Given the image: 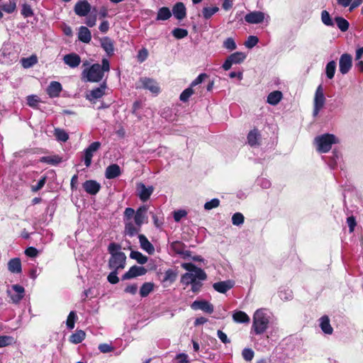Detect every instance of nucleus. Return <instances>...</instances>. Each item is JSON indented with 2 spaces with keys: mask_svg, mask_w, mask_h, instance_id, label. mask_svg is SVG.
<instances>
[{
  "mask_svg": "<svg viewBox=\"0 0 363 363\" xmlns=\"http://www.w3.org/2000/svg\"><path fill=\"white\" fill-rule=\"evenodd\" d=\"M0 8L2 11L7 13H12L16 9V1L9 0L8 3L1 4Z\"/></svg>",
  "mask_w": 363,
  "mask_h": 363,
  "instance_id": "58836bf2",
  "label": "nucleus"
},
{
  "mask_svg": "<svg viewBox=\"0 0 363 363\" xmlns=\"http://www.w3.org/2000/svg\"><path fill=\"white\" fill-rule=\"evenodd\" d=\"M271 319V313L265 308L257 309L254 315L251 333L262 335L267 331Z\"/></svg>",
  "mask_w": 363,
  "mask_h": 363,
  "instance_id": "f257e3e1",
  "label": "nucleus"
},
{
  "mask_svg": "<svg viewBox=\"0 0 363 363\" xmlns=\"http://www.w3.org/2000/svg\"><path fill=\"white\" fill-rule=\"evenodd\" d=\"M220 205V201L218 199H213L209 201H207L204 204L205 210L210 211L213 208H217Z\"/></svg>",
  "mask_w": 363,
  "mask_h": 363,
  "instance_id": "680f3d73",
  "label": "nucleus"
},
{
  "mask_svg": "<svg viewBox=\"0 0 363 363\" xmlns=\"http://www.w3.org/2000/svg\"><path fill=\"white\" fill-rule=\"evenodd\" d=\"M101 46L108 56H112L114 53L113 41L108 37H104L100 39Z\"/></svg>",
  "mask_w": 363,
  "mask_h": 363,
  "instance_id": "4be33fe9",
  "label": "nucleus"
},
{
  "mask_svg": "<svg viewBox=\"0 0 363 363\" xmlns=\"http://www.w3.org/2000/svg\"><path fill=\"white\" fill-rule=\"evenodd\" d=\"M333 155L330 157V160L328 161V165L331 169H335L337 167V164L341 159V155L340 152L337 150L333 151Z\"/></svg>",
  "mask_w": 363,
  "mask_h": 363,
  "instance_id": "49530a36",
  "label": "nucleus"
},
{
  "mask_svg": "<svg viewBox=\"0 0 363 363\" xmlns=\"http://www.w3.org/2000/svg\"><path fill=\"white\" fill-rule=\"evenodd\" d=\"M321 21L323 23L327 26H333L334 25L330 13L325 10L321 12Z\"/></svg>",
  "mask_w": 363,
  "mask_h": 363,
  "instance_id": "603ef678",
  "label": "nucleus"
},
{
  "mask_svg": "<svg viewBox=\"0 0 363 363\" xmlns=\"http://www.w3.org/2000/svg\"><path fill=\"white\" fill-rule=\"evenodd\" d=\"M172 16V12L168 7H162L158 10L156 20L166 21Z\"/></svg>",
  "mask_w": 363,
  "mask_h": 363,
  "instance_id": "f704fd0d",
  "label": "nucleus"
},
{
  "mask_svg": "<svg viewBox=\"0 0 363 363\" xmlns=\"http://www.w3.org/2000/svg\"><path fill=\"white\" fill-rule=\"evenodd\" d=\"M106 89V83L104 82L100 86L95 88L86 94V99L91 102H95L96 100L101 99L104 94Z\"/></svg>",
  "mask_w": 363,
  "mask_h": 363,
  "instance_id": "f8f14e48",
  "label": "nucleus"
},
{
  "mask_svg": "<svg viewBox=\"0 0 363 363\" xmlns=\"http://www.w3.org/2000/svg\"><path fill=\"white\" fill-rule=\"evenodd\" d=\"M14 342L13 337L9 335L0 336V347H6Z\"/></svg>",
  "mask_w": 363,
  "mask_h": 363,
  "instance_id": "4d7b16f0",
  "label": "nucleus"
},
{
  "mask_svg": "<svg viewBox=\"0 0 363 363\" xmlns=\"http://www.w3.org/2000/svg\"><path fill=\"white\" fill-rule=\"evenodd\" d=\"M154 284L152 282L144 283L140 289V295L144 298L147 296L154 289Z\"/></svg>",
  "mask_w": 363,
  "mask_h": 363,
  "instance_id": "e433bc0d",
  "label": "nucleus"
},
{
  "mask_svg": "<svg viewBox=\"0 0 363 363\" xmlns=\"http://www.w3.org/2000/svg\"><path fill=\"white\" fill-rule=\"evenodd\" d=\"M147 269L144 267L134 265L123 275V279H130L139 276L145 275Z\"/></svg>",
  "mask_w": 363,
  "mask_h": 363,
  "instance_id": "ddd939ff",
  "label": "nucleus"
},
{
  "mask_svg": "<svg viewBox=\"0 0 363 363\" xmlns=\"http://www.w3.org/2000/svg\"><path fill=\"white\" fill-rule=\"evenodd\" d=\"M138 83L140 85H137V88L147 89L154 94H158L160 91L158 84L153 79L142 77L140 79Z\"/></svg>",
  "mask_w": 363,
  "mask_h": 363,
  "instance_id": "0eeeda50",
  "label": "nucleus"
},
{
  "mask_svg": "<svg viewBox=\"0 0 363 363\" xmlns=\"http://www.w3.org/2000/svg\"><path fill=\"white\" fill-rule=\"evenodd\" d=\"M264 18V13L255 11L247 13L245 16V21L250 24H258L263 22Z\"/></svg>",
  "mask_w": 363,
  "mask_h": 363,
  "instance_id": "2eb2a0df",
  "label": "nucleus"
},
{
  "mask_svg": "<svg viewBox=\"0 0 363 363\" xmlns=\"http://www.w3.org/2000/svg\"><path fill=\"white\" fill-rule=\"evenodd\" d=\"M91 10V6L86 0L78 1L74 8L75 13L79 16H86Z\"/></svg>",
  "mask_w": 363,
  "mask_h": 363,
  "instance_id": "4468645a",
  "label": "nucleus"
},
{
  "mask_svg": "<svg viewBox=\"0 0 363 363\" xmlns=\"http://www.w3.org/2000/svg\"><path fill=\"white\" fill-rule=\"evenodd\" d=\"M228 57L231 62L236 65L242 62L246 58V55L242 52H235Z\"/></svg>",
  "mask_w": 363,
  "mask_h": 363,
  "instance_id": "ea45409f",
  "label": "nucleus"
},
{
  "mask_svg": "<svg viewBox=\"0 0 363 363\" xmlns=\"http://www.w3.org/2000/svg\"><path fill=\"white\" fill-rule=\"evenodd\" d=\"M352 67V57L348 53L342 54L339 60V70L342 74H347Z\"/></svg>",
  "mask_w": 363,
  "mask_h": 363,
  "instance_id": "9d476101",
  "label": "nucleus"
},
{
  "mask_svg": "<svg viewBox=\"0 0 363 363\" xmlns=\"http://www.w3.org/2000/svg\"><path fill=\"white\" fill-rule=\"evenodd\" d=\"M234 286V282L231 280H227L223 281H219L213 284V289L222 294H225L226 291L232 289Z\"/></svg>",
  "mask_w": 363,
  "mask_h": 363,
  "instance_id": "5701e85b",
  "label": "nucleus"
},
{
  "mask_svg": "<svg viewBox=\"0 0 363 363\" xmlns=\"http://www.w3.org/2000/svg\"><path fill=\"white\" fill-rule=\"evenodd\" d=\"M154 189L152 186H146L142 182L138 183L136 185L137 196L143 202H145L150 199Z\"/></svg>",
  "mask_w": 363,
  "mask_h": 363,
  "instance_id": "1a4fd4ad",
  "label": "nucleus"
},
{
  "mask_svg": "<svg viewBox=\"0 0 363 363\" xmlns=\"http://www.w3.org/2000/svg\"><path fill=\"white\" fill-rule=\"evenodd\" d=\"M54 135L58 141L66 142L69 139L67 133L60 128H55L54 130Z\"/></svg>",
  "mask_w": 363,
  "mask_h": 363,
  "instance_id": "de8ad7c7",
  "label": "nucleus"
},
{
  "mask_svg": "<svg viewBox=\"0 0 363 363\" xmlns=\"http://www.w3.org/2000/svg\"><path fill=\"white\" fill-rule=\"evenodd\" d=\"M335 21L338 28L342 32H345L348 30L349 26H350L349 22L344 18L340 17V16L335 17Z\"/></svg>",
  "mask_w": 363,
  "mask_h": 363,
  "instance_id": "a19ab883",
  "label": "nucleus"
},
{
  "mask_svg": "<svg viewBox=\"0 0 363 363\" xmlns=\"http://www.w3.org/2000/svg\"><path fill=\"white\" fill-rule=\"evenodd\" d=\"M260 138L261 135L257 129L250 130L247 137V143L252 147L259 145Z\"/></svg>",
  "mask_w": 363,
  "mask_h": 363,
  "instance_id": "bb28decb",
  "label": "nucleus"
},
{
  "mask_svg": "<svg viewBox=\"0 0 363 363\" xmlns=\"http://www.w3.org/2000/svg\"><path fill=\"white\" fill-rule=\"evenodd\" d=\"M172 33L173 36L177 39H182L188 35L187 30L179 28H174Z\"/></svg>",
  "mask_w": 363,
  "mask_h": 363,
  "instance_id": "3c124183",
  "label": "nucleus"
},
{
  "mask_svg": "<svg viewBox=\"0 0 363 363\" xmlns=\"http://www.w3.org/2000/svg\"><path fill=\"white\" fill-rule=\"evenodd\" d=\"M325 98L323 93V89L322 85H319L316 89L314 97L313 105L323 107L325 104Z\"/></svg>",
  "mask_w": 363,
  "mask_h": 363,
  "instance_id": "cd10ccee",
  "label": "nucleus"
},
{
  "mask_svg": "<svg viewBox=\"0 0 363 363\" xmlns=\"http://www.w3.org/2000/svg\"><path fill=\"white\" fill-rule=\"evenodd\" d=\"M191 307L193 310H201L207 313H212L213 312V306L206 301H195Z\"/></svg>",
  "mask_w": 363,
  "mask_h": 363,
  "instance_id": "f3484780",
  "label": "nucleus"
},
{
  "mask_svg": "<svg viewBox=\"0 0 363 363\" xmlns=\"http://www.w3.org/2000/svg\"><path fill=\"white\" fill-rule=\"evenodd\" d=\"M140 228L141 226L134 225L132 221H126L125 226V234L133 237L138 233V232L140 230Z\"/></svg>",
  "mask_w": 363,
  "mask_h": 363,
  "instance_id": "2f4dec72",
  "label": "nucleus"
},
{
  "mask_svg": "<svg viewBox=\"0 0 363 363\" xmlns=\"http://www.w3.org/2000/svg\"><path fill=\"white\" fill-rule=\"evenodd\" d=\"M77 319V316L75 311H71L67 318L66 325L67 327L72 330L74 328V323L76 320Z\"/></svg>",
  "mask_w": 363,
  "mask_h": 363,
  "instance_id": "8fccbe9b",
  "label": "nucleus"
},
{
  "mask_svg": "<svg viewBox=\"0 0 363 363\" xmlns=\"http://www.w3.org/2000/svg\"><path fill=\"white\" fill-rule=\"evenodd\" d=\"M130 257L140 264H145L147 262V257L138 251H132Z\"/></svg>",
  "mask_w": 363,
  "mask_h": 363,
  "instance_id": "a18cd8bd",
  "label": "nucleus"
},
{
  "mask_svg": "<svg viewBox=\"0 0 363 363\" xmlns=\"http://www.w3.org/2000/svg\"><path fill=\"white\" fill-rule=\"evenodd\" d=\"M172 13L177 19H184L186 16V9L184 4L182 2H177L172 8Z\"/></svg>",
  "mask_w": 363,
  "mask_h": 363,
  "instance_id": "b1692460",
  "label": "nucleus"
},
{
  "mask_svg": "<svg viewBox=\"0 0 363 363\" xmlns=\"http://www.w3.org/2000/svg\"><path fill=\"white\" fill-rule=\"evenodd\" d=\"M40 160L49 164L57 165L62 162V157L58 155L44 156Z\"/></svg>",
  "mask_w": 363,
  "mask_h": 363,
  "instance_id": "4c0bfd02",
  "label": "nucleus"
},
{
  "mask_svg": "<svg viewBox=\"0 0 363 363\" xmlns=\"http://www.w3.org/2000/svg\"><path fill=\"white\" fill-rule=\"evenodd\" d=\"M148 50L143 48H142L141 50H140L138 51V55H137V59H138V61L140 63L145 62L147 57H148Z\"/></svg>",
  "mask_w": 363,
  "mask_h": 363,
  "instance_id": "338daca9",
  "label": "nucleus"
},
{
  "mask_svg": "<svg viewBox=\"0 0 363 363\" xmlns=\"http://www.w3.org/2000/svg\"><path fill=\"white\" fill-rule=\"evenodd\" d=\"M138 239L140 247L144 251L147 252L149 255H152L155 252L154 246L144 235H139Z\"/></svg>",
  "mask_w": 363,
  "mask_h": 363,
  "instance_id": "a878e982",
  "label": "nucleus"
},
{
  "mask_svg": "<svg viewBox=\"0 0 363 363\" xmlns=\"http://www.w3.org/2000/svg\"><path fill=\"white\" fill-rule=\"evenodd\" d=\"M101 147V143L99 142H94L92 143L87 148L84 150V164L86 167H89L91 164V159L94 155V153L96 152Z\"/></svg>",
  "mask_w": 363,
  "mask_h": 363,
  "instance_id": "9b49d317",
  "label": "nucleus"
},
{
  "mask_svg": "<svg viewBox=\"0 0 363 363\" xmlns=\"http://www.w3.org/2000/svg\"><path fill=\"white\" fill-rule=\"evenodd\" d=\"M182 267L188 271L181 277V283L188 286L196 280L205 281L207 278L206 272L201 268L197 267L193 263H182Z\"/></svg>",
  "mask_w": 363,
  "mask_h": 363,
  "instance_id": "7ed1b4c3",
  "label": "nucleus"
},
{
  "mask_svg": "<svg viewBox=\"0 0 363 363\" xmlns=\"http://www.w3.org/2000/svg\"><path fill=\"white\" fill-rule=\"evenodd\" d=\"M7 296L10 298V302L18 304L25 295V289L22 286L13 284L8 287L6 290Z\"/></svg>",
  "mask_w": 363,
  "mask_h": 363,
  "instance_id": "423d86ee",
  "label": "nucleus"
},
{
  "mask_svg": "<svg viewBox=\"0 0 363 363\" xmlns=\"http://www.w3.org/2000/svg\"><path fill=\"white\" fill-rule=\"evenodd\" d=\"M78 38L84 43H89L91 40V34L89 28L86 26H81L79 28Z\"/></svg>",
  "mask_w": 363,
  "mask_h": 363,
  "instance_id": "c85d7f7f",
  "label": "nucleus"
},
{
  "mask_svg": "<svg viewBox=\"0 0 363 363\" xmlns=\"http://www.w3.org/2000/svg\"><path fill=\"white\" fill-rule=\"evenodd\" d=\"M245 217L241 213H235L232 216V223L234 225L239 226L243 224Z\"/></svg>",
  "mask_w": 363,
  "mask_h": 363,
  "instance_id": "6e6d98bb",
  "label": "nucleus"
},
{
  "mask_svg": "<svg viewBox=\"0 0 363 363\" xmlns=\"http://www.w3.org/2000/svg\"><path fill=\"white\" fill-rule=\"evenodd\" d=\"M121 246L118 244H116L115 242L111 243L108 247V250L109 253L111 254V256H113L115 254H118L121 252L120 251Z\"/></svg>",
  "mask_w": 363,
  "mask_h": 363,
  "instance_id": "774afa93",
  "label": "nucleus"
},
{
  "mask_svg": "<svg viewBox=\"0 0 363 363\" xmlns=\"http://www.w3.org/2000/svg\"><path fill=\"white\" fill-rule=\"evenodd\" d=\"M194 94L193 89L190 86L184 89L180 94L179 99L183 102H186L189 97Z\"/></svg>",
  "mask_w": 363,
  "mask_h": 363,
  "instance_id": "052dcab7",
  "label": "nucleus"
},
{
  "mask_svg": "<svg viewBox=\"0 0 363 363\" xmlns=\"http://www.w3.org/2000/svg\"><path fill=\"white\" fill-rule=\"evenodd\" d=\"M242 357L245 360L250 362L255 355V352L252 349L245 348L242 352Z\"/></svg>",
  "mask_w": 363,
  "mask_h": 363,
  "instance_id": "e2e57ef3",
  "label": "nucleus"
},
{
  "mask_svg": "<svg viewBox=\"0 0 363 363\" xmlns=\"http://www.w3.org/2000/svg\"><path fill=\"white\" fill-rule=\"evenodd\" d=\"M40 102V99L36 95H30L27 96V104L29 106L35 108Z\"/></svg>",
  "mask_w": 363,
  "mask_h": 363,
  "instance_id": "69168bd1",
  "label": "nucleus"
},
{
  "mask_svg": "<svg viewBox=\"0 0 363 363\" xmlns=\"http://www.w3.org/2000/svg\"><path fill=\"white\" fill-rule=\"evenodd\" d=\"M126 256L125 253L120 252L115 254L113 256H111L108 266L113 270L123 269L125 265Z\"/></svg>",
  "mask_w": 363,
  "mask_h": 363,
  "instance_id": "6e6552de",
  "label": "nucleus"
},
{
  "mask_svg": "<svg viewBox=\"0 0 363 363\" xmlns=\"http://www.w3.org/2000/svg\"><path fill=\"white\" fill-rule=\"evenodd\" d=\"M336 70V62L334 60L329 62L325 67V74L328 79H331L334 77Z\"/></svg>",
  "mask_w": 363,
  "mask_h": 363,
  "instance_id": "37998d69",
  "label": "nucleus"
},
{
  "mask_svg": "<svg viewBox=\"0 0 363 363\" xmlns=\"http://www.w3.org/2000/svg\"><path fill=\"white\" fill-rule=\"evenodd\" d=\"M258 41H259V39L257 36L250 35L247 38V40L245 41V45L247 48H252L257 44Z\"/></svg>",
  "mask_w": 363,
  "mask_h": 363,
  "instance_id": "0e129e2a",
  "label": "nucleus"
},
{
  "mask_svg": "<svg viewBox=\"0 0 363 363\" xmlns=\"http://www.w3.org/2000/svg\"><path fill=\"white\" fill-rule=\"evenodd\" d=\"M109 70V62L107 59L104 58L101 65L98 63L92 65L89 69L83 71L82 75L87 82H99L104 78V72H108Z\"/></svg>",
  "mask_w": 363,
  "mask_h": 363,
  "instance_id": "f03ea898",
  "label": "nucleus"
},
{
  "mask_svg": "<svg viewBox=\"0 0 363 363\" xmlns=\"http://www.w3.org/2000/svg\"><path fill=\"white\" fill-rule=\"evenodd\" d=\"M86 336V333L82 330H78L69 337V341L74 344L82 342Z\"/></svg>",
  "mask_w": 363,
  "mask_h": 363,
  "instance_id": "c9c22d12",
  "label": "nucleus"
},
{
  "mask_svg": "<svg viewBox=\"0 0 363 363\" xmlns=\"http://www.w3.org/2000/svg\"><path fill=\"white\" fill-rule=\"evenodd\" d=\"M338 143V138L335 135L330 133L318 135L314 138L313 141L316 150L319 153L328 152L331 150L333 145Z\"/></svg>",
  "mask_w": 363,
  "mask_h": 363,
  "instance_id": "20e7f679",
  "label": "nucleus"
},
{
  "mask_svg": "<svg viewBox=\"0 0 363 363\" xmlns=\"http://www.w3.org/2000/svg\"><path fill=\"white\" fill-rule=\"evenodd\" d=\"M21 14L25 17V18H28V17H31L33 16L34 13H33V11L31 8V6L28 4H23L22 5V9H21Z\"/></svg>",
  "mask_w": 363,
  "mask_h": 363,
  "instance_id": "13d9d810",
  "label": "nucleus"
},
{
  "mask_svg": "<svg viewBox=\"0 0 363 363\" xmlns=\"http://www.w3.org/2000/svg\"><path fill=\"white\" fill-rule=\"evenodd\" d=\"M320 327L323 332L328 335L333 333V329L330 325L329 318L324 315L320 318Z\"/></svg>",
  "mask_w": 363,
  "mask_h": 363,
  "instance_id": "c756f323",
  "label": "nucleus"
},
{
  "mask_svg": "<svg viewBox=\"0 0 363 363\" xmlns=\"http://www.w3.org/2000/svg\"><path fill=\"white\" fill-rule=\"evenodd\" d=\"M18 55L11 43H6L0 50V63L11 65L18 60Z\"/></svg>",
  "mask_w": 363,
  "mask_h": 363,
  "instance_id": "39448f33",
  "label": "nucleus"
},
{
  "mask_svg": "<svg viewBox=\"0 0 363 363\" xmlns=\"http://www.w3.org/2000/svg\"><path fill=\"white\" fill-rule=\"evenodd\" d=\"M37 62H38V58L35 55H31L29 57L23 58L21 60V65L26 69L33 67Z\"/></svg>",
  "mask_w": 363,
  "mask_h": 363,
  "instance_id": "c03bdc74",
  "label": "nucleus"
},
{
  "mask_svg": "<svg viewBox=\"0 0 363 363\" xmlns=\"http://www.w3.org/2000/svg\"><path fill=\"white\" fill-rule=\"evenodd\" d=\"M93 11L94 12V13H91L89 16H87L85 21V23L91 28L96 25L97 19L96 8L93 9Z\"/></svg>",
  "mask_w": 363,
  "mask_h": 363,
  "instance_id": "5fc2aeb1",
  "label": "nucleus"
},
{
  "mask_svg": "<svg viewBox=\"0 0 363 363\" xmlns=\"http://www.w3.org/2000/svg\"><path fill=\"white\" fill-rule=\"evenodd\" d=\"M147 206H142L137 209L134 216V221L135 225L141 226L143 223L147 222Z\"/></svg>",
  "mask_w": 363,
  "mask_h": 363,
  "instance_id": "dca6fc26",
  "label": "nucleus"
},
{
  "mask_svg": "<svg viewBox=\"0 0 363 363\" xmlns=\"http://www.w3.org/2000/svg\"><path fill=\"white\" fill-rule=\"evenodd\" d=\"M63 61L69 67L76 68L80 65L81 58L77 54L72 52L65 55Z\"/></svg>",
  "mask_w": 363,
  "mask_h": 363,
  "instance_id": "6ab92c4d",
  "label": "nucleus"
},
{
  "mask_svg": "<svg viewBox=\"0 0 363 363\" xmlns=\"http://www.w3.org/2000/svg\"><path fill=\"white\" fill-rule=\"evenodd\" d=\"M8 269L11 273H20L21 272V262L20 259H11L8 263Z\"/></svg>",
  "mask_w": 363,
  "mask_h": 363,
  "instance_id": "72a5a7b5",
  "label": "nucleus"
},
{
  "mask_svg": "<svg viewBox=\"0 0 363 363\" xmlns=\"http://www.w3.org/2000/svg\"><path fill=\"white\" fill-rule=\"evenodd\" d=\"M177 276V273L174 270L169 269L165 271L162 281L172 284L176 280Z\"/></svg>",
  "mask_w": 363,
  "mask_h": 363,
  "instance_id": "79ce46f5",
  "label": "nucleus"
},
{
  "mask_svg": "<svg viewBox=\"0 0 363 363\" xmlns=\"http://www.w3.org/2000/svg\"><path fill=\"white\" fill-rule=\"evenodd\" d=\"M121 174L120 167L116 164L108 166L106 169L105 177L108 179H115Z\"/></svg>",
  "mask_w": 363,
  "mask_h": 363,
  "instance_id": "393cba45",
  "label": "nucleus"
},
{
  "mask_svg": "<svg viewBox=\"0 0 363 363\" xmlns=\"http://www.w3.org/2000/svg\"><path fill=\"white\" fill-rule=\"evenodd\" d=\"M282 99V93L280 91H274L267 96V101L272 106H276Z\"/></svg>",
  "mask_w": 363,
  "mask_h": 363,
  "instance_id": "473e14b6",
  "label": "nucleus"
},
{
  "mask_svg": "<svg viewBox=\"0 0 363 363\" xmlns=\"http://www.w3.org/2000/svg\"><path fill=\"white\" fill-rule=\"evenodd\" d=\"M62 87L60 82H51L49 86L47 88V94L49 95L50 98H55L60 96V92L62 91Z\"/></svg>",
  "mask_w": 363,
  "mask_h": 363,
  "instance_id": "412c9836",
  "label": "nucleus"
},
{
  "mask_svg": "<svg viewBox=\"0 0 363 363\" xmlns=\"http://www.w3.org/2000/svg\"><path fill=\"white\" fill-rule=\"evenodd\" d=\"M171 250L175 253L181 255L183 258H188L191 256V252L185 250V245L180 241H174L171 243Z\"/></svg>",
  "mask_w": 363,
  "mask_h": 363,
  "instance_id": "a211bd4d",
  "label": "nucleus"
},
{
  "mask_svg": "<svg viewBox=\"0 0 363 363\" xmlns=\"http://www.w3.org/2000/svg\"><path fill=\"white\" fill-rule=\"evenodd\" d=\"M218 11L219 8L217 6L204 7L202 10V14L205 19H209Z\"/></svg>",
  "mask_w": 363,
  "mask_h": 363,
  "instance_id": "09e8293b",
  "label": "nucleus"
},
{
  "mask_svg": "<svg viewBox=\"0 0 363 363\" xmlns=\"http://www.w3.org/2000/svg\"><path fill=\"white\" fill-rule=\"evenodd\" d=\"M279 296L281 300L288 301L292 298L293 293L289 289H283L279 291Z\"/></svg>",
  "mask_w": 363,
  "mask_h": 363,
  "instance_id": "864d4df0",
  "label": "nucleus"
},
{
  "mask_svg": "<svg viewBox=\"0 0 363 363\" xmlns=\"http://www.w3.org/2000/svg\"><path fill=\"white\" fill-rule=\"evenodd\" d=\"M84 191L90 195H96L101 189V185L96 181L86 180L83 184Z\"/></svg>",
  "mask_w": 363,
  "mask_h": 363,
  "instance_id": "aec40b11",
  "label": "nucleus"
},
{
  "mask_svg": "<svg viewBox=\"0 0 363 363\" xmlns=\"http://www.w3.org/2000/svg\"><path fill=\"white\" fill-rule=\"evenodd\" d=\"M223 47L230 51H233L236 49L237 45L233 38H228L223 42Z\"/></svg>",
  "mask_w": 363,
  "mask_h": 363,
  "instance_id": "bf43d9fd",
  "label": "nucleus"
},
{
  "mask_svg": "<svg viewBox=\"0 0 363 363\" xmlns=\"http://www.w3.org/2000/svg\"><path fill=\"white\" fill-rule=\"evenodd\" d=\"M233 320L238 323H249L250 318L246 313L238 311L233 314Z\"/></svg>",
  "mask_w": 363,
  "mask_h": 363,
  "instance_id": "7c9ffc66",
  "label": "nucleus"
}]
</instances>
